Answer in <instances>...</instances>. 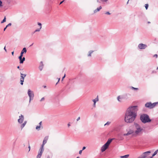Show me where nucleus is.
<instances>
[{
  "instance_id": "f257e3e1",
  "label": "nucleus",
  "mask_w": 158,
  "mask_h": 158,
  "mask_svg": "<svg viewBox=\"0 0 158 158\" xmlns=\"http://www.w3.org/2000/svg\"><path fill=\"white\" fill-rule=\"evenodd\" d=\"M137 106L129 107L125 113V121L127 123H132L135 119L136 116L135 112L137 111Z\"/></svg>"
},
{
  "instance_id": "f03ea898",
  "label": "nucleus",
  "mask_w": 158,
  "mask_h": 158,
  "mask_svg": "<svg viewBox=\"0 0 158 158\" xmlns=\"http://www.w3.org/2000/svg\"><path fill=\"white\" fill-rule=\"evenodd\" d=\"M135 130L134 131L133 136H136L142 134L144 130L141 126L137 123L135 124Z\"/></svg>"
},
{
  "instance_id": "7ed1b4c3",
  "label": "nucleus",
  "mask_w": 158,
  "mask_h": 158,
  "mask_svg": "<svg viewBox=\"0 0 158 158\" xmlns=\"http://www.w3.org/2000/svg\"><path fill=\"white\" fill-rule=\"evenodd\" d=\"M140 119L142 122L144 123L150 122L151 121V120L150 119L149 116L145 114L141 115L140 116Z\"/></svg>"
},
{
  "instance_id": "20e7f679",
  "label": "nucleus",
  "mask_w": 158,
  "mask_h": 158,
  "mask_svg": "<svg viewBox=\"0 0 158 158\" xmlns=\"http://www.w3.org/2000/svg\"><path fill=\"white\" fill-rule=\"evenodd\" d=\"M150 153L151 152L150 151L145 152L137 158H149V156L150 155Z\"/></svg>"
},
{
  "instance_id": "39448f33",
  "label": "nucleus",
  "mask_w": 158,
  "mask_h": 158,
  "mask_svg": "<svg viewBox=\"0 0 158 158\" xmlns=\"http://www.w3.org/2000/svg\"><path fill=\"white\" fill-rule=\"evenodd\" d=\"M27 94L30 98L29 102H30L33 99L34 96V94L33 91H31L30 89L28 90Z\"/></svg>"
},
{
  "instance_id": "423d86ee",
  "label": "nucleus",
  "mask_w": 158,
  "mask_h": 158,
  "mask_svg": "<svg viewBox=\"0 0 158 158\" xmlns=\"http://www.w3.org/2000/svg\"><path fill=\"white\" fill-rule=\"evenodd\" d=\"M10 2L6 1L4 2H2V6L6 10L7 9L9 6Z\"/></svg>"
},
{
  "instance_id": "0eeeda50",
  "label": "nucleus",
  "mask_w": 158,
  "mask_h": 158,
  "mask_svg": "<svg viewBox=\"0 0 158 158\" xmlns=\"http://www.w3.org/2000/svg\"><path fill=\"white\" fill-rule=\"evenodd\" d=\"M147 47L146 44L142 43L139 44L138 45V48L140 49H144Z\"/></svg>"
},
{
  "instance_id": "6e6552de",
  "label": "nucleus",
  "mask_w": 158,
  "mask_h": 158,
  "mask_svg": "<svg viewBox=\"0 0 158 158\" xmlns=\"http://www.w3.org/2000/svg\"><path fill=\"white\" fill-rule=\"evenodd\" d=\"M48 139V137H45L44 138L43 140V144L42 145L40 149H43V150H44V146L45 145V144H46V143H47V142Z\"/></svg>"
},
{
  "instance_id": "1a4fd4ad",
  "label": "nucleus",
  "mask_w": 158,
  "mask_h": 158,
  "mask_svg": "<svg viewBox=\"0 0 158 158\" xmlns=\"http://www.w3.org/2000/svg\"><path fill=\"white\" fill-rule=\"evenodd\" d=\"M24 116L23 115H21L19 116V118L18 119V122L19 123H23L24 120Z\"/></svg>"
},
{
  "instance_id": "9d476101",
  "label": "nucleus",
  "mask_w": 158,
  "mask_h": 158,
  "mask_svg": "<svg viewBox=\"0 0 158 158\" xmlns=\"http://www.w3.org/2000/svg\"><path fill=\"white\" fill-rule=\"evenodd\" d=\"M44 150L40 149L39 153L36 156L37 158H40Z\"/></svg>"
},
{
  "instance_id": "9b49d317",
  "label": "nucleus",
  "mask_w": 158,
  "mask_h": 158,
  "mask_svg": "<svg viewBox=\"0 0 158 158\" xmlns=\"http://www.w3.org/2000/svg\"><path fill=\"white\" fill-rule=\"evenodd\" d=\"M109 146L105 144L102 147L101 151L102 152L105 151L108 148Z\"/></svg>"
},
{
  "instance_id": "f8f14e48",
  "label": "nucleus",
  "mask_w": 158,
  "mask_h": 158,
  "mask_svg": "<svg viewBox=\"0 0 158 158\" xmlns=\"http://www.w3.org/2000/svg\"><path fill=\"white\" fill-rule=\"evenodd\" d=\"M145 106L146 107L150 109H152V103L151 102H148L146 103L145 104Z\"/></svg>"
},
{
  "instance_id": "ddd939ff",
  "label": "nucleus",
  "mask_w": 158,
  "mask_h": 158,
  "mask_svg": "<svg viewBox=\"0 0 158 158\" xmlns=\"http://www.w3.org/2000/svg\"><path fill=\"white\" fill-rule=\"evenodd\" d=\"M27 49H26V48H24L22 50L21 52L20 53V55H21V56H23V54L24 53H26V52H27Z\"/></svg>"
},
{
  "instance_id": "4468645a",
  "label": "nucleus",
  "mask_w": 158,
  "mask_h": 158,
  "mask_svg": "<svg viewBox=\"0 0 158 158\" xmlns=\"http://www.w3.org/2000/svg\"><path fill=\"white\" fill-rule=\"evenodd\" d=\"M114 139V138L111 139H109L107 142L105 143L107 145L109 146L111 142L112 141V140Z\"/></svg>"
},
{
  "instance_id": "2eb2a0df",
  "label": "nucleus",
  "mask_w": 158,
  "mask_h": 158,
  "mask_svg": "<svg viewBox=\"0 0 158 158\" xmlns=\"http://www.w3.org/2000/svg\"><path fill=\"white\" fill-rule=\"evenodd\" d=\"M40 64L39 67V68L40 71H41L43 69L44 64H43V63L42 61H41L40 62Z\"/></svg>"
},
{
  "instance_id": "dca6fc26",
  "label": "nucleus",
  "mask_w": 158,
  "mask_h": 158,
  "mask_svg": "<svg viewBox=\"0 0 158 158\" xmlns=\"http://www.w3.org/2000/svg\"><path fill=\"white\" fill-rule=\"evenodd\" d=\"M102 8V7L101 6H100L99 7L97 8V9L95 10L94 11V13H96L98 11H99Z\"/></svg>"
},
{
  "instance_id": "f3484780",
  "label": "nucleus",
  "mask_w": 158,
  "mask_h": 158,
  "mask_svg": "<svg viewBox=\"0 0 158 158\" xmlns=\"http://www.w3.org/2000/svg\"><path fill=\"white\" fill-rule=\"evenodd\" d=\"M20 75H21V78L22 79H24V78L26 76V74H22V73H20Z\"/></svg>"
},
{
  "instance_id": "a211bd4d",
  "label": "nucleus",
  "mask_w": 158,
  "mask_h": 158,
  "mask_svg": "<svg viewBox=\"0 0 158 158\" xmlns=\"http://www.w3.org/2000/svg\"><path fill=\"white\" fill-rule=\"evenodd\" d=\"M158 149H157V150H156L153 153V154L152 156L150 157L149 158H152V157L154 156H155V155H156L157 154V153H158Z\"/></svg>"
},
{
  "instance_id": "6ab92c4d",
  "label": "nucleus",
  "mask_w": 158,
  "mask_h": 158,
  "mask_svg": "<svg viewBox=\"0 0 158 158\" xmlns=\"http://www.w3.org/2000/svg\"><path fill=\"white\" fill-rule=\"evenodd\" d=\"M26 123H27V121H25L24 122V123L23 124H22L21 125V129H22L25 126L26 124Z\"/></svg>"
},
{
  "instance_id": "aec40b11",
  "label": "nucleus",
  "mask_w": 158,
  "mask_h": 158,
  "mask_svg": "<svg viewBox=\"0 0 158 158\" xmlns=\"http://www.w3.org/2000/svg\"><path fill=\"white\" fill-rule=\"evenodd\" d=\"M129 156V154L123 156H121L120 157L121 158H127Z\"/></svg>"
},
{
  "instance_id": "412c9836",
  "label": "nucleus",
  "mask_w": 158,
  "mask_h": 158,
  "mask_svg": "<svg viewBox=\"0 0 158 158\" xmlns=\"http://www.w3.org/2000/svg\"><path fill=\"white\" fill-rule=\"evenodd\" d=\"M127 133H128V134L130 135H131V134H132L133 135V133H134V131L132 130H130L129 131H128Z\"/></svg>"
},
{
  "instance_id": "4be33fe9",
  "label": "nucleus",
  "mask_w": 158,
  "mask_h": 158,
  "mask_svg": "<svg viewBox=\"0 0 158 158\" xmlns=\"http://www.w3.org/2000/svg\"><path fill=\"white\" fill-rule=\"evenodd\" d=\"M158 103V102H154L153 103H152V108L154 107Z\"/></svg>"
},
{
  "instance_id": "5701e85b",
  "label": "nucleus",
  "mask_w": 158,
  "mask_h": 158,
  "mask_svg": "<svg viewBox=\"0 0 158 158\" xmlns=\"http://www.w3.org/2000/svg\"><path fill=\"white\" fill-rule=\"evenodd\" d=\"M94 52L93 51H90L89 52V54L88 55V56H91V54Z\"/></svg>"
},
{
  "instance_id": "b1692460",
  "label": "nucleus",
  "mask_w": 158,
  "mask_h": 158,
  "mask_svg": "<svg viewBox=\"0 0 158 158\" xmlns=\"http://www.w3.org/2000/svg\"><path fill=\"white\" fill-rule=\"evenodd\" d=\"M24 79H22L21 78L20 79V84L21 85H23V82H24Z\"/></svg>"
},
{
  "instance_id": "393cba45",
  "label": "nucleus",
  "mask_w": 158,
  "mask_h": 158,
  "mask_svg": "<svg viewBox=\"0 0 158 158\" xmlns=\"http://www.w3.org/2000/svg\"><path fill=\"white\" fill-rule=\"evenodd\" d=\"M6 21V17H5L3 20L1 21V23H3L5 22Z\"/></svg>"
},
{
  "instance_id": "a878e982",
  "label": "nucleus",
  "mask_w": 158,
  "mask_h": 158,
  "mask_svg": "<svg viewBox=\"0 0 158 158\" xmlns=\"http://www.w3.org/2000/svg\"><path fill=\"white\" fill-rule=\"evenodd\" d=\"M41 29V28H38V29H36L35 30V31H34V33H35L36 32L40 31Z\"/></svg>"
},
{
  "instance_id": "bb28decb",
  "label": "nucleus",
  "mask_w": 158,
  "mask_h": 158,
  "mask_svg": "<svg viewBox=\"0 0 158 158\" xmlns=\"http://www.w3.org/2000/svg\"><path fill=\"white\" fill-rule=\"evenodd\" d=\"M94 101H95V103H96V102L98 101V96H97V97L94 99H93V101L94 102Z\"/></svg>"
},
{
  "instance_id": "cd10ccee",
  "label": "nucleus",
  "mask_w": 158,
  "mask_h": 158,
  "mask_svg": "<svg viewBox=\"0 0 158 158\" xmlns=\"http://www.w3.org/2000/svg\"><path fill=\"white\" fill-rule=\"evenodd\" d=\"M40 125L37 126L36 127V130H39V129L40 128Z\"/></svg>"
},
{
  "instance_id": "c85d7f7f",
  "label": "nucleus",
  "mask_w": 158,
  "mask_h": 158,
  "mask_svg": "<svg viewBox=\"0 0 158 158\" xmlns=\"http://www.w3.org/2000/svg\"><path fill=\"white\" fill-rule=\"evenodd\" d=\"M131 88L132 89H134V90H138L139 89L138 88H135V87H133L132 86L131 87Z\"/></svg>"
},
{
  "instance_id": "c756f323",
  "label": "nucleus",
  "mask_w": 158,
  "mask_h": 158,
  "mask_svg": "<svg viewBox=\"0 0 158 158\" xmlns=\"http://www.w3.org/2000/svg\"><path fill=\"white\" fill-rule=\"evenodd\" d=\"M38 25L40 26V28H42V24L41 23H38Z\"/></svg>"
},
{
  "instance_id": "7c9ffc66",
  "label": "nucleus",
  "mask_w": 158,
  "mask_h": 158,
  "mask_svg": "<svg viewBox=\"0 0 158 158\" xmlns=\"http://www.w3.org/2000/svg\"><path fill=\"white\" fill-rule=\"evenodd\" d=\"M145 5V8H146V10H147L148 9V4H146Z\"/></svg>"
},
{
  "instance_id": "2f4dec72",
  "label": "nucleus",
  "mask_w": 158,
  "mask_h": 158,
  "mask_svg": "<svg viewBox=\"0 0 158 158\" xmlns=\"http://www.w3.org/2000/svg\"><path fill=\"white\" fill-rule=\"evenodd\" d=\"M110 123L109 122H107L104 125L105 126L106 125H109L110 124Z\"/></svg>"
},
{
  "instance_id": "473e14b6",
  "label": "nucleus",
  "mask_w": 158,
  "mask_h": 158,
  "mask_svg": "<svg viewBox=\"0 0 158 158\" xmlns=\"http://www.w3.org/2000/svg\"><path fill=\"white\" fill-rule=\"evenodd\" d=\"M11 23H9L6 26V27H7L9 26H11Z\"/></svg>"
},
{
  "instance_id": "72a5a7b5",
  "label": "nucleus",
  "mask_w": 158,
  "mask_h": 158,
  "mask_svg": "<svg viewBox=\"0 0 158 158\" xmlns=\"http://www.w3.org/2000/svg\"><path fill=\"white\" fill-rule=\"evenodd\" d=\"M19 60H20L19 63L20 64H22V63H23V61H22V58L20 59Z\"/></svg>"
},
{
  "instance_id": "f704fd0d",
  "label": "nucleus",
  "mask_w": 158,
  "mask_h": 158,
  "mask_svg": "<svg viewBox=\"0 0 158 158\" xmlns=\"http://www.w3.org/2000/svg\"><path fill=\"white\" fill-rule=\"evenodd\" d=\"M120 96H118V97H117V100H118V101H119V102H121V101L120 100Z\"/></svg>"
},
{
  "instance_id": "c9c22d12",
  "label": "nucleus",
  "mask_w": 158,
  "mask_h": 158,
  "mask_svg": "<svg viewBox=\"0 0 158 158\" xmlns=\"http://www.w3.org/2000/svg\"><path fill=\"white\" fill-rule=\"evenodd\" d=\"M25 58L24 57H23V58H22V60L23 61V62L25 60Z\"/></svg>"
},
{
  "instance_id": "e433bc0d",
  "label": "nucleus",
  "mask_w": 158,
  "mask_h": 158,
  "mask_svg": "<svg viewBox=\"0 0 158 158\" xmlns=\"http://www.w3.org/2000/svg\"><path fill=\"white\" fill-rule=\"evenodd\" d=\"M2 2L0 0V7L2 6Z\"/></svg>"
},
{
  "instance_id": "4c0bfd02",
  "label": "nucleus",
  "mask_w": 158,
  "mask_h": 158,
  "mask_svg": "<svg viewBox=\"0 0 158 158\" xmlns=\"http://www.w3.org/2000/svg\"><path fill=\"white\" fill-rule=\"evenodd\" d=\"M105 14H106V15H110V13L109 12H106L105 13Z\"/></svg>"
},
{
  "instance_id": "58836bf2",
  "label": "nucleus",
  "mask_w": 158,
  "mask_h": 158,
  "mask_svg": "<svg viewBox=\"0 0 158 158\" xmlns=\"http://www.w3.org/2000/svg\"><path fill=\"white\" fill-rule=\"evenodd\" d=\"M102 2H106L108 0H100Z\"/></svg>"
},
{
  "instance_id": "ea45409f",
  "label": "nucleus",
  "mask_w": 158,
  "mask_h": 158,
  "mask_svg": "<svg viewBox=\"0 0 158 158\" xmlns=\"http://www.w3.org/2000/svg\"><path fill=\"white\" fill-rule=\"evenodd\" d=\"M44 100V97L42 98L40 100V102H42V101Z\"/></svg>"
},
{
  "instance_id": "a19ab883",
  "label": "nucleus",
  "mask_w": 158,
  "mask_h": 158,
  "mask_svg": "<svg viewBox=\"0 0 158 158\" xmlns=\"http://www.w3.org/2000/svg\"><path fill=\"white\" fill-rule=\"evenodd\" d=\"M23 56H21V55H20V56L19 57V59H20L22 58V57Z\"/></svg>"
},
{
  "instance_id": "79ce46f5",
  "label": "nucleus",
  "mask_w": 158,
  "mask_h": 158,
  "mask_svg": "<svg viewBox=\"0 0 158 158\" xmlns=\"http://www.w3.org/2000/svg\"><path fill=\"white\" fill-rule=\"evenodd\" d=\"M95 104H96V103H95V101H94V103L93 104V106L94 107H95Z\"/></svg>"
},
{
  "instance_id": "37998d69",
  "label": "nucleus",
  "mask_w": 158,
  "mask_h": 158,
  "mask_svg": "<svg viewBox=\"0 0 158 158\" xmlns=\"http://www.w3.org/2000/svg\"><path fill=\"white\" fill-rule=\"evenodd\" d=\"M129 135L128 134V133L127 132V133L126 134H124L123 135L124 136H127L128 135Z\"/></svg>"
},
{
  "instance_id": "c03bdc74",
  "label": "nucleus",
  "mask_w": 158,
  "mask_h": 158,
  "mask_svg": "<svg viewBox=\"0 0 158 158\" xmlns=\"http://www.w3.org/2000/svg\"><path fill=\"white\" fill-rule=\"evenodd\" d=\"M158 56V55L157 54H155L153 56V57H156V58H157Z\"/></svg>"
},
{
  "instance_id": "a18cd8bd",
  "label": "nucleus",
  "mask_w": 158,
  "mask_h": 158,
  "mask_svg": "<svg viewBox=\"0 0 158 158\" xmlns=\"http://www.w3.org/2000/svg\"><path fill=\"white\" fill-rule=\"evenodd\" d=\"M82 150H81L80 151H79V154H81V153H82Z\"/></svg>"
},
{
  "instance_id": "49530a36",
  "label": "nucleus",
  "mask_w": 158,
  "mask_h": 158,
  "mask_svg": "<svg viewBox=\"0 0 158 158\" xmlns=\"http://www.w3.org/2000/svg\"><path fill=\"white\" fill-rule=\"evenodd\" d=\"M80 119V117H78L77 119V121H78V120H79Z\"/></svg>"
},
{
  "instance_id": "de8ad7c7",
  "label": "nucleus",
  "mask_w": 158,
  "mask_h": 158,
  "mask_svg": "<svg viewBox=\"0 0 158 158\" xmlns=\"http://www.w3.org/2000/svg\"><path fill=\"white\" fill-rule=\"evenodd\" d=\"M65 77V74L64 76V77L62 78V80H63V79Z\"/></svg>"
},
{
  "instance_id": "09e8293b",
  "label": "nucleus",
  "mask_w": 158,
  "mask_h": 158,
  "mask_svg": "<svg viewBox=\"0 0 158 158\" xmlns=\"http://www.w3.org/2000/svg\"><path fill=\"white\" fill-rule=\"evenodd\" d=\"M64 0H63L61 2H60V5L62 3H63V2H64Z\"/></svg>"
},
{
  "instance_id": "8fccbe9b",
  "label": "nucleus",
  "mask_w": 158,
  "mask_h": 158,
  "mask_svg": "<svg viewBox=\"0 0 158 158\" xmlns=\"http://www.w3.org/2000/svg\"><path fill=\"white\" fill-rule=\"evenodd\" d=\"M86 148V147H83L82 148V150H85Z\"/></svg>"
},
{
  "instance_id": "3c124183",
  "label": "nucleus",
  "mask_w": 158,
  "mask_h": 158,
  "mask_svg": "<svg viewBox=\"0 0 158 158\" xmlns=\"http://www.w3.org/2000/svg\"><path fill=\"white\" fill-rule=\"evenodd\" d=\"M17 68H18V69H19L20 70H22V69H20V67H19V66H17Z\"/></svg>"
},
{
  "instance_id": "603ef678",
  "label": "nucleus",
  "mask_w": 158,
  "mask_h": 158,
  "mask_svg": "<svg viewBox=\"0 0 158 158\" xmlns=\"http://www.w3.org/2000/svg\"><path fill=\"white\" fill-rule=\"evenodd\" d=\"M4 50H5V51L6 52V46H5L4 48Z\"/></svg>"
},
{
  "instance_id": "864d4df0",
  "label": "nucleus",
  "mask_w": 158,
  "mask_h": 158,
  "mask_svg": "<svg viewBox=\"0 0 158 158\" xmlns=\"http://www.w3.org/2000/svg\"><path fill=\"white\" fill-rule=\"evenodd\" d=\"M70 126V123H69L68 124V126L69 127Z\"/></svg>"
},
{
  "instance_id": "5fc2aeb1",
  "label": "nucleus",
  "mask_w": 158,
  "mask_h": 158,
  "mask_svg": "<svg viewBox=\"0 0 158 158\" xmlns=\"http://www.w3.org/2000/svg\"><path fill=\"white\" fill-rule=\"evenodd\" d=\"M60 78H59L58 79V81L56 83V85H57V84L59 82V81H60Z\"/></svg>"
},
{
  "instance_id": "6e6d98bb",
  "label": "nucleus",
  "mask_w": 158,
  "mask_h": 158,
  "mask_svg": "<svg viewBox=\"0 0 158 158\" xmlns=\"http://www.w3.org/2000/svg\"><path fill=\"white\" fill-rule=\"evenodd\" d=\"M14 52L13 51L12 52H11V54L12 55H14Z\"/></svg>"
},
{
  "instance_id": "4d7b16f0",
  "label": "nucleus",
  "mask_w": 158,
  "mask_h": 158,
  "mask_svg": "<svg viewBox=\"0 0 158 158\" xmlns=\"http://www.w3.org/2000/svg\"><path fill=\"white\" fill-rule=\"evenodd\" d=\"M7 27H5L4 29V31H5Z\"/></svg>"
},
{
  "instance_id": "13d9d810",
  "label": "nucleus",
  "mask_w": 158,
  "mask_h": 158,
  "mask_svg": "<svg viewBox=\"0 0 158 158\" xmlns=\"http://www.w3.org/2000/svg\"><path fill=\"white\" fill-rule=\"evenodd\" d=\"M41 123H42V122H40L39 123V124L40 125H40H41Z\"/></svg>"
},
{
  "instance_id": "bf43d9fd",
  "label": "nucleus",
  "mask_w": 158,
  "mask_h": 158,
  "mask_svg": "<svg viewBox=\"0 0 158 158\" xmlns=\"http://www.w3.org/2000/svg\"><path fill=\"white\" fill-rule=\"evenodd\" d=\"M28 148H29V151H30V146H29V147H28Z\"/></svg>"
},
{
  "instance_id": "052dcab7",
  "label": "nucleus",
  "mask_w": 158,
  "mask_h": 158,
  "mask_svg": "<svg viewBox=\"0 0 158 158\" xmlns=\"http://www.w3.org/2000/svg\"><path fill=\"white\" fill-rule=\"evenodd\" d=\"M97 2L100 3V2L99 1V0H97Z\"/></svg>"
},
{
  "instance_id": "680f3d73",
  "label": "nucleus",
  "mask_w": 158,
  "mask_h": 158,
  "mask_svg": "<svg viewBox=\"0 0 158 158\" xmlns=\"http://www.w3.org/2000/svg\"><path fill=\"white\" fill-rule=\"evenodd\" d=\"M33 43H32L31 45H30V47H31V46H32L33 45Z\"/></svg>"
},
{
  "instance_id": "e2e57ef3",
  "label": "nucleus",
  "mask_w": 158,
  "mask_h": 158,
  "mask_svg": "<svg viewBox=\"0 0 158 158\" xmlns=\"http://www.w3.org/2000/svg\"><path fill=\"white\" fill-rule=\"evenodd\" d=\"M43 87L44 88H45L46 87V86H44Z\"/></svg>"
},
{
  "instance_id": "0e129e2a",
  "label": "nucleus",
  "mask_w": 158,
  "mask_h": 158,
  "mask_svg": "<svg viewBox=\"0 0 158 158\" xmlns=\"http://www.w3.org/2000/svg\"><path fill=\"white\" fill-rule=\"evenodd\" d=\"M47 158H50V157L49 156H48Z\"/></svg>"
},
{
  "instance_id": "69168bd1",
  "label": "nucleus",
  "mask_w": 158,
  "mask_h": 158,
  "mask_svg": "<svg viewBox=\"0 0 158 158\" xmlns=\"http://www.w3.org/2000/svg\"><path fill=\"white\" fill-rule=\"evenodd\" d=\"M148 23H150V22L148 21Z\"/></svg>"
},
{
  "instance_id": "338daca9",
  "label": "nucleus",
  "mask_w": 158,
  "mask_h": 158,
  "mask_svg": "<svg viewBox=\"0 0 158 158\" xmlns=\"http://www.w3.org/2000/svg\"><path fill=\"white\" fill-rule=\"evenodd\" d=\"M128 2H129V0H128V2H127V3H128Z\"/></svg>"
},
{
  "instance_id": "774afa93",
  "label": "nucleus",
  "mask_w": 158,
  "mask_h": 158,
  "mask_svg": "<svg viewBox=\"0 0 158 158\" xmlns=\"http://www.w3.org/2000/svg\"><path fill=\"white\" fill-rule=\"evenodd\" d=\"M76 158H79V157H77Z\"/></svg>"
}]
</instances>
